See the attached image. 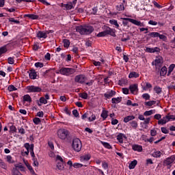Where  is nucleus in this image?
<instances>
[{
	"mask_svg": "<svg viewBox=\"0 0 175 175\" xmlns=\"http://www.w3.org/2000/svg\"><path fill=\"white\" fill-rule=\"evenodd\" d=\"M76 31L81 35H90L94 32V27L91 25H79L76 27Z\"/></svg>",
	"mask_w": 175,
	"mask_h": 175,
	"instance_id": "nucleus-1",
	"label": "nucleus"
},
{
	"mask_svg": "<svg viewBox=\"0 0 175 175\" xmlns=\"http://www.w3.org/2000/svg\"><path fill=\"white\" fill-rule=\"evenodd\" d=\"M72 147L76 152H80L81 151V141L79 138H75L72 140Z\"/></svg>",
	"mask_w": 175,
	"mask_h": 175,
	"instance_id": "nucleus-2",
	"label": "nucleus"
},
{
	"mask_svg": "<svg viewBox=\"0 0 175 175\" xmlns=\"http://www.w3.org/2000/svg\"><path fill=\"white\" fill-rule=\"evenodd\" d=\"M59 72L60 75H63L64 76H70V75H73L76 72V70L75 68L64 67L59 70Z\"/></svg>",
	"mask_w": 175,
	"mask_h": 175,
	"instance_id": "nucleus-3",
	"label": "nucleus"
},
{
	"mask_svg": "<svg viewBox=\"0 0 175 175\" xmlns=\"http://www.w3.org/2000/svg\"><path fill=\"white\" fill-rule=\"evenodd\" d=\"M57 136L62 140H65L68 136H69V131L65 129H61L57 131Z\"/></svg>",
	"mask_w": 175,
	"mask_h": 175,
	"instance_id": "nucleus-4",
	"label": "nucleus"
},
{
	"mask_svg": "<svg viewBox=\"0 0 175 175\" xmlns=\"http://www.w3.org/2000/svg\"><path fill=\"white\" fill-rule=\"evenodd\" d=\"M104 33H105V36H107V35H110V36H113V38H116V30L110 28L107 26L103 27Z\"/></svg>",
	"mask_w": 175,
	"mask_h": 175,
	"instance_id": "nucleus-5",
	"label": "nucleus"
},
{
	"mask_svg": "<svg viewBox=\"0 0 175 175\" xmlns=\"http://www.w3.org/2000/svg\"><path fill=\"white\" fill-rule=\"evenodd\" d=\"M75 83H79V84H84L87 81V77L84 75H77L75 78Z\"/></svg>",
	"mask_w": 175,
	"mask_h": 175,
	"instance_id": "nucleus-6",
	"label": "nucleus"
},
{
	"mask_svg": "<svg viewBox=\"0 0 175 175\" xmlns=\"http://www.w3.org/2000/svg\"><path fill=\"white\" fill-rule=\"evenodd\" d=\"M122 20H125L126 21H129V23H132V24H134L135 25H137L138 27H144V23L133 18H123Z\"/></svg>",
	"mask_w": 175,
	"mask_h": 175,
	"instance_id": "nucleus-7",
	"label": "nucleus"
},
{
	"mask_svg": "<svg viewBox=\"0 0 175 175\" xmlns=\"http://www.w3.org/2000/svg\"><path fill=\"white\" fill-rule=\"evenodd\" d=\"M162 64H163V59L162 57L159 56L154 60V62H152V65H155L156 69H158V66L159 68H161L162 66Z\"/></svg>",
	"mask_w": 175,
	"mask_h": 175,
	"instance_id": "nucleus-8",
	"label": "nucleus"
},
{
	"mask_svg": "<svg viewBox=\"0 0 175 175\" xmlns=\"http://www.w3.org/2000/svg\"><path fill=\"white\" fill-rule=\"evenodd\" d=\"M27 90L29 92H42V88L39 86L31 85L27 86Z\"/></svg>",
	"mask_w": 175,
	"mask_h": 175,
	"instance_id": "nucleus-9",
	"label": "nucleus"
},
{
	"mask_svg": "<svg viewBox=\"0 0 175 175\" xmlns=\"http://www.w3.org/2000/svg\"><path fill=\"white\" fill-rule=\"evenodd\" d=\"M27 73L29 75V79H31L32 80H35L36 77H38L36 70H35V69L33 68H31V70H29V71H27Z\"/></svg>",
	"mask_w": 175,
	"mask_h": 175,
	"instance_id": "nucleus-10",
	"label": "nucleus"
},
{
	"mask_svg": "<svg viewBox=\"0 0 175 175\" xmlns=\"http://www.w3.org/2000/svg\"><path fill=\"white\" fill-rule=\"evenodd\" d=\"M175 161V156L172 155L170 157H167L164 161V165H166V166H170L171 163H173Z\"/></svg>",
	"mask_w": 175,
	"mask_h": 175,
	"instance_id": "nucleus-11",
	"label": "nucleus"
},
{
	"mask_svg": "<svg viewBox=\"0 0 175 175\" xmlns=\"http://www.w3.org/2000/svg\"><path fill=\"white\" fill-rule=\"evenodd\" d=\"M15 168H13L12 170V174L16 172V170L18 172V170L20 169L21 172H25V167L20 165V164H15L14 165Z\"/></svg>",
	"mask_w": 175,
	"mask_h": 175,
	"instance_id": "nucleus-12",
	"label": "nucleus"
},
{
	"mask_svg": "<svg viewBox=\"0 0 175 175\" xmlns=\"http://www.w3.org/2000/svg\"><path fill=\"white\" fill-rule=\"evenodd\" d=\"M124 139H126V135H125L124 133H120L117 135V140H118L119 143H124Z\"/></svg>",
	"mask_w": 175,
	"mask_h": 175,
	"instance_id": "nucleus-13",
	"label": "nucleus"
},
{
	"mask_svg": "<svg viewBox=\"0 0 175 175\" xmlns=\"http://www.w3.org/2000/svg\"><path fill=\"white\" fill-rule=\"evenodd\" d=\"M116 96V91L114 90H111L108 93L104 94L105 98H107V99H110V98H113V96Z\"/></svg>",
	"mask_w": 175,
	"mask_h": 175,
	"instance_id": "nucleus-14",
	"label": "nucleus"
},
{
	"mask_svg": "<svg viewBox=\"0 0 175 175\" xmlns=\"http://www.w3.org/2000/svg\"><path fill=\"white\" fill-rule=\"evenodd\" d=\"M28 17L31 20H39V16L38 15H35L33 14H27L24 15V18Z\"/></svg>",
	"mask_w": 175,
	"mask_h": 175,
	"instance_id": "nucleus-15",
	"label": "nucleus"
},
{
	"mask_svg": "<svg viewBox=\"0 0 175 175\" xmlns=\"http://www.w3.org/2000/svg\"><path fill=\"white\" fill-rule=\"evenodd\" d=\"M37 38L38 39H46L47 38V35L46 34V33L42 31H38L37 32Z\"/></svg>",
	"mask_w": 175,
	"mask_h": 175,
	"instance_id": "nucleus-16",
	"label": "nucleus"
},
{
	"mask_svg": "<svg viewBox=\"0 0 175 175\" xmlns=\"http://www.w3.org/2000/svg\"><path fill=\"white\" fill-rule=\"evenodd\" d=\"M129 90L131 94H135L136 91H139V89L137 88V84L130 85Z\"/></svg>",
	"mask_w": 175,
	"mask_h": 175,
	"instance_id": "nucleus-17",
	"label": "nucleus"
},
{
	"mask_svg": "<svg viewBox=\"0 0 175 175\" xmlns=\"http://www.w3.org/2000/svg\"><path fill=\"white\" fill-rule=\"evenodd\" d=\"M135 116L132 115V116H126L123 121L124 122H125V124L129 122L130 121H133V120H135Z\"/></svg>",
	"mask_w": 175,
	"mask_h": 175,
	"instance_id": "nucleus-18",
	"label": "nucleus"
},
{
	"mask_svg": "<svg viewBox=\"0 0 175 175\" xmlns=\"http://www.w3.org/2000/svg\"><path fill=\"white\" fill-rule=\"evenodd\" d=\"M132 148L134 151H138V152H142V151H143V146L140 145H133Z\"/></svg>",
	"mask_w": 175,
	"mask_h": 175,
	"instance_id": "nucleus-19",
	"label": "nucleus"
},
{
	"mask_svg": "<svg viewBox=\"0 0 175 175\" xmlns=\"http://www.w3.org/2000/svg\"><path fill=\"white\" fill-rule=\"evenodd\" d=\"M23 103L29 102V103H31V102H32V98H31V96H29V94H25L23 96Z\"/></svg>",
	"mask_w": 175,
	"mask_h": 175,
	"instance_id": "nucleus-20",
	"label": "nucleus"
},
{
	"mask_svg": "<svg viewBox=\"0 0 175 175\" xmlns=\"http://www.w3.org/2000/svg\"><path fill=\"white\" fill-rule=\"evenodd\" d=\"M100 117H102L103 121H105V120H106V118L109 117V111L103 109L101 113Z\"/></svg>",
	"mask_w": 175,
	"mask_h": 175,
	"instance_id": "nucleus-21",
	"label": "nucleus"
},
{
	"mask_svg": "<svg viewBox=\"0 0 175 175\" xmlns=\"http://www.w3.org/2000/svg\"><path fill=\"white\" fill-rule=\"evenodd\" d=\"M90 159H91V155L90 154H85L81 157V161L82 162H87L88 161H90Z\"/></svg>",
	"mask_w": 175,
	"mask_h": 175,
	"instance_id": "nucleus-22",
	"label": "nucleus"
},
{
	"mask_svg": "<svg viewBox=\"0 0 175 175\" xmlns=\"http://www.w3.org/2000/svg\"><path fill=\"white\" fill-rule=\"evenodd\" d=\"M136 165H137V160H133L129 163V169L130 170L135 169V167H136Z\"/></svg>",
	"mask_w": 175,
	"mask_h": 175,
	"instance_id": "nucleus-23",
	"label": "nucleus"
},
{
	"mask_svg": "<svg viewBox=\"0 0 175 175\" xmlns=\"http://www.w3.org/2000/svg\"><path fill=\"white\" fill-rule=\"evenodd\" d=\"M121 100H122V97L121 96L111 98L112 103H115V104L121 103Z\"/></svg>",
	"mask_w": 175,
	"mask_h": 175,
	"instance_id": "nucleus-24",
	"label": "nucleus"
},
{
	"mask_svg": "<svg viewBox=\"0 0 175 175\" xmlns=\"http://www.w3.org/2000/svg\"><path fill=\"white\" fill-rule=\"evenodd\" d=\"M139 73H137L136 72H131L129 75V78L133 79V77H135V79H137V77H139Z\"/></svg>",
	"mask_w": 175,
	"mask_h": 175,
	"instance_id": "nucleus-25",
	"label": "nucleus"
},
{
	"mask_svg": "<svg viewBox=\"0 0 175 175\" xmlns=\"http://www.w3.org/2000/svg\"><path fill=\"white\" fill-rule=\"evenodd\" d=\"M164 118H165V120H167V122H169V121H172H172H175L174 116V115H169V113L167 116H165L164 117Z\"/></svg>",
	"mask_w": 175,
	"mask_h": 175,
	"instance_id": "nucleus-26",
	"label": "nucleus"
},
{
	"mask_svg": "<svg viewBox=\"0 0 175 175\" xmlns=\"http://www.w3.org/2000/svg\"><path fill=\"white\" fill-rule=\"evenodd\" d=\"M174 68H175V64H172L169 66L168 72L167 74V76H170V75L172 74L173 70H174Z\"/></svg>",
	"mask_w": 175,
	"mask_h": 175,
	"instance_id": "nucleus-27",
	"label": "nucleus"
},
{
	"mask_svg": "<svg viewBox=\"0 0 175 175\" xmlns=\"http://www.w3.org/2000/svg\"><path fill=\"white\" fill-rule=\"evenodd\" d=\"M166 73H167V68L164 66L160 70V76H165Z\"/></svg>",
	"mask_w": 175,
	"mask_h": 175,
	"instance_id": "nucleus-28",
	"label": "nucleus"
},
{
	"mask_svg": "<svg viewBox=\"0 0 175 175\" xmlns=\"http://www.w3.org/2000/svg\"><path fill=\"white\" fill-rule=\"evenodd\" d=\"M24 147L26 148L27 151L25 152V154L26 155H29V150H30V148H31V145L29 144V143H25L24 144Z\"/></svg>",
	"mask_w": 175,
	"mask_h": 175,
	"instance_id": "nucleus-29",
	"label": "nucleus"
},
{
	"mask_svg": "<svg viewBox=\"0 0 175 175\" xmlns=\"http://www.w3.org/2000/svg\"><path fill=\"white\" fill-rule=\"evenodd\" d=\"M23 162H24L25 166H27L28 170H29L30 173L31 172L33 173V168L32 167V166L31 165H29L28 161H25V160H23Z\"/></svg>",
	"mask_w": 175,
	"mask_h": 175,
	"instance_id": "nucleus-30",
	"label": "nucleus"
},
{
	"mask_svg": "<svg viewBox=\"0 0 175 175\" xmlns=\"http://www.w3.org/2000/svg\"><path fill=\"white\" fill-rule=\"evenodd\" d=\"M129 124H131V126L133 128V129H137L139 124H137V122L133 120L131 122H129Z\"/></svg>",
	"mask_w": 175,
	"mask_h": 175,
	"instance_id": "nucleus-31",
	"label": "nucleus"
},
{
	"mask_svg": "<svg viewBox=\"0 0 175 175\" xmlns=\"http://www.w3.org/2000/svg\"><path fill=\"white\" fill-rule=\"evenodd\" d=\"M63 43H64V47H65L66 49H68V47L70 46V41L68 39L63 40Z\"/></svg>",
	"mask_w": 175,
	"mask_h": 175,
	"instance_id": "nucleus-32",
	"label": "nucleus"
},
{
	"mask_svg": "<svg viewBox=\"0 0 175 175\" xmlns=\"http://www.w3.org/2000/svg\"><path fill=\"white\" fill-rule=\"evenodd\" d=\"M148 36H150V38H159V33H158V32H150L148 34Z\"/></svg>",
	"mask_w": 175,
	"mask_h": 175,
	"instance_id": "nucleus-33",
	"label": "nucleus"
},
{
	"mask_svg": "<svg viewBox=\"0 0 175 175\" xmlns=\"http://www.w3.org/2000/svg\"><path fill=\"white\" fill-rule=\"evenodd\" d=\"M7 46H9V47H13V49H14L15 47H17V46H18V42L17 41H14L8 44Z\"/></svg>",
	"mask_w": 175,
	"mask_h": 175,
	"instance_id": "nucleus-34",
	"label": "nucleus"
},
{
	"mask_svg": "<svg viewBox=\"0 0 175 175\" xmlns=\"http://www.w3.org/2000/svg\"><path fill=\"white\" fill-rule=\"evenodd\" d=\"M152 155L154 157V158H161L162 152H161V151H154Z\"/></svg>",
	"mask_w": 175,
	"mask_h": 175,
	"instance_id": "nucleus-35",
	"label": "nucleus"
},
{
	"mask_svg": "<svg viewBox=\"0 0 175 175\" xmlns=\"http://www.w3.org/2000/svg\"><path fill=\"white\" fill-rule=\"evenodd\" d=\"M166 122H167V120L166 118H165V117H163L162 119H160L158 121V124L159 125H165V124H166Z\"/></svg>",
	"mask_w": 175,
	"mask_h": 175,
	"instance_id": "nucleus-36",
	"label": "nucleus"
},
{
	"mask_svg": "<svg viewBox=\"0 0 175 175\" xmlns=\"http://www.w3.org/2000/svg\"><path fill=\"white\" fill-rule=\"evenodd\" d=\"M110 24H111V25H114L116 27V28H118L120 27V25H118V22L117 21V20L115 19H112L109 21Z\"/></svg>",
	"mask_w": 175,
	"mask_h": 175,
	"instance_id": "nucleus-37",
	"label": "nucleus"
},
{
	"mask_svg": "<svg viewBox=\"0 0 175 175\" xmlns=\"http://www.w3.org/2000/svg\"><path fill=\"white\" fill-rule=\"evenodd\" d=\"M148 88H152V85H151V83L148 82H146V85L142 87V89L144 90V91H147Z\"/></svg>",
	"mask_w": 175,
	"mask_h": 175,
	"instance_id": "nucleus-38",
	"label": "nucleus"
},
{
	"mask_svg": "<svg viewBox=\"0 0 175 175\" xmlns=\"http://www.w3.org/2000/svg\"><path fill=\"white\" fill-rule=\"evenodd\" d=\"M154 91L157 94V95H159V94L162 92V88L159 86H156L154 88Z\"/></svg>",
	"mask_w": 175,
	"mask_h": 175,
	"instance_id": "nucleus-39",
	"label": "nucleus"
},
{
	"mask_svg": "<svg viewBox=\"0 0 175 175\" xmlns=\"http://www.w3.org/2000/svg\"><path fill=\"white\" fill-rule=\"evenodd\" d=\"M8 51V49L6 48V46H1L0 48V57L2 55V54H5Z\"/></svg>",
	"mask_w": 175,
	"mask_h": 175,
	"instance_id": "nucleus-40",
	"label": "nucleus"
},
{
	"mask_svg": "<svg viewBox=\"0 0 175 175\" xmlns=\"http://www.w3.org/2000/svg\"><path fill=\"white\" fill-rule=\"evenodd\" d=\"M57 167L59 170H62L63 169H64L65 166L64 165V162L57 163Z\"/></svg>",
	"mask_w": 175,
	"mask_h": 175,
	"instance_id": "nucleus-41",
	"label": "nucleus"
},
{
	"mask_svg": "<svg viewBox=\"0 0 175 175\" xmlns=\"http://www.w3.org/2000/svg\"><path fill=\"white\" fill-rule=\"evenodd\" d=\"M0 167L5 170H6L8 167V165H6V163H5L3 160H2L1 159H0Z\"/></svg>",
	"mask_w": 175,
	"mask_h": 175,
	"instance_id": "nucleus-42",
	"label": "nucleus"
},
{
	"mask_svg": "<svg viewBox=\"0 0 175 175\" xmlns=\"http://www.w3.org/2000/svg\"><path fill=\"white\" fill-rule=\"evenodd\" d=\"M155 103H157V101H155V100H150V101L145 102V106L151 107V106H152V105H155Z\"/></svg>",
	"mask_w": 175,
	"mask_h": 175,
	"instance_id": "nucleus-43",
	"label": "nucleus"
},
{
	"mask_svg": "<svg viewBox=\"0 0 175 175\" xmlns=\"http://www.w3.org/2000/svg\"><path fill=\"white\" fill-rule=\"evenodd\" d=\"M80 98H82V99H88V94L87 92H83L79 94Z\"/></svg>",
	"mask_w": 175,
	"mask_h": 175,
	"instance_id": "nucleus-44",
	"label": "nucleus"
},
{
	"mask_svg": "<svg viewBox=\"0 0 175 175\" xmlns=\"http://www.w3.org/2000/svg\"><path fill=\"white\" fill-rule=\"evenodd\" d=\"M10 132H12V133H17V129L14 125H12L10 126Z\"/></svg>",
	"mask_w": 175,
	"mask_h": 175,
	"instance_id": "nucleus-45",
	"label": "nucleus"
},
{
	"mask_svg": "<svg viewBox=\"0 0 175 175\" xmlns=\"http://www.w3.org/2000/svg\"><path fill=\"white\" fill-rule=\"evenodd\" d=\"M30 154L32 158H35V152H33V144H31L30 145Z\"/></svg>",
	"mask_w": 175,
	"mask_h": 175,
	"instance_id": "nucleus-46",
	"label": "nucleus"
},
{
	"mask_svg": "<svg viewBox=\"0 0 175 175\" xmlns=\"http://www.w3.org/2000/svg\"><path fill=\"white\" fill-rule=\"evenodd\" d=\"M64 8L66 10H72V9H73V5H72V3L70 4H64Z\"/></svg>",
	"mask_w": 175,
	"mask_h": 175,
	"instance_id": "nucleus-47",
	"label": "nucleus"
},
{
	"mask_svg": "<svg viewBox=\"0 0 175 175\" xmlns=\"http://www.w3.org/2000/svg\"><path fill=\"white\" fill-rule=\"evenodd\" d=\"M152 114H154V110L146 111L144 113V116H145L146 117L148 116H152Z\"/></svg>",
	"mask_w": 175,
	"mask_h": 175,
	"instance_id": "nucleus-48",
	"label": "nucleus"
},
{
	"mask_svg": "<svg viewBox=\"0 0 175 175\" xmlns=\"http://www.w3.org/2000/svg\"><path fill=\"white\" fill-rule=\"evenodd\" d=\"M159 38L163 42H166V40H167V37H166V36H165L163 34H161L159 33Z\"/></svg>",
	"mask_w": 175,
	"mask_h": 175,
	"instance_id": "nucleus-49",
	"label": "nucleus"
},
{
	"mask_svg": "<svg viewBox=\"0 0 175 175\" xmlns=\"http://www.w3.org/2000/svg\"><path fill=\"white\" fill-rule=\"evenodd\" d=\"M33 122H34L35 125H39L41 122V120L39 118H34L33 119Z\"/></svg>",
	"mask_w": 175,
	"mask_h": 175,
	"instance_id": "nucleus-50",
	"label": "nucleus"
},
{
	"mask_svg": "<svg viewBox=\"0 0 175 175\" xmlns=\"http://www.w3.org/2000/svg\"><path fill=\"white\" fill-rule=\"evenodd\" d=\"M117 9L119 10V12H121L122 10H125V7L124 6V3H121L118 5H117Z\"/></svg>",
	"mask_w": 175,
	"mask_h": 175,
	"instance_id": "nucleus-51",
	"label": "nucleus"
},
{
	"mask_svg": "<svg viewBox=\"0 0 175 175\" xmlns=\"http://www.w3.org/2000/svg\"><path fill=\"white\" fill-rule=\"evenodd\" d=\"M96 120V116L94 115V113L91 115V117L88 118V121H90V122H92V121H95Z\"/></svg>",
	"mask_w": 175,
	"mask_h": 175,
	"instance_id": "nucleus-52",
	"label": "nucleus"
},
{
	"mask_svg": "<svg viewBox=\"0 0 175 175\" xmlns=\"http://www.w3.org/2000/svg\"><path fill=\"white\" fill-rule=\"evenodd\" d=\"M142 98L144 99H145V100H150V94H148V93H145L144 94H142Z\"/></svg>",
	"mask_w": 175,
	"mask_h": 175,
	"instance_id": "nucleus-53",
	"label": "nucleus"
},
{
	"mask_svg": "<svg viewBox=\"0 0 175 175\" xmlns=\"http://www.w3.org/2000/svg\"><path fill=\"white\" fill-rule=\"evenodd\" d=\"M34 66L36 68H43L44 66V64L42 62H36L35 63Z\"/></svg>",
	"mask_w": 175,
	"mask_h": 175,
	"instance_id": "nucleus-54",
	"label": "nucleus"
},
{
	"mask_svg": "<svg viewBox=\"0 0 175 175\" xmlns=\"http://www.w3.org/2000/svg\"><path fill=\"white\" fill-rule=\"evenodd\" d=\"M102 144H103V146H104V147L105 148H108L109 150H110V148H111L110 144H109L107 142H102Z\"/></svg>",
	"mask_w": 175,
	"mask_h": 175,
	"instance_id": "nucleus-55",
	"label": "nucleus"
},
{
	"mask_svg": "<svg viewBox=\"0 0 175 175\" xmlns=\"http://www.w3.org/2000/svg\"><path fill=\"white\" fill-rule=\"evenodd\" d=\"M17 90V88H16V87H14V85H10L8 86V91H10V92H12V91H16Z\"/></svg>",
	"mask_w": 175,
	"mask_h": 175,
	"instance_id": "nucleus-56",
	"label": "nucleus"
},
{
	"mask_svg": "<svg viewBox=\"0 0 175 175\" xmlns=\"http://www.w3.org/2000/svg\"><path fill=\"white\" fill-rule=\"evenodd\" d=\"M73 167L75 169H79V167H83V164L79 163H75L73 164Z\"/></svg>",
	"mask_w": 175,
	"mask_h": 175,
	"instance_id": "nucleus-57",
	"label": "nucleus"
},
{
	"mask_svg": "<svg viewBox=\"0 0 175 175\" xmlns=\"http://www.w3.org/2000/svg\"><path fill=\"white\" fill-rule=\"evenodd\" d=\"M97 38H103L105 36H106V34L105 33V31H101V32H99L97 35H96Z\"/></svg>",
	"mask_w": 175,
	"mask_h": 175,
	"instance_id": "nucleus-58",
	"label": "nucleus"
},
{
	"mask_svg": "<svg viewBox=\"0 0 175 175\" xmlns=\"http://www.w3.org/2000/svg\"><path fill=\"white\" fill-rule=\"evenodd\" d=\"M18 133H21V135H25V130L24 128L21 127L18 128Z\"/></svg>",
	"mask_w": 175,
	"mask_h": 175,
	"instance_id": "nucleus-59",
	"label": "nucleus"
},
{
	"mask_svg": "<svg viewBox=\"0 0 175 175\" xmlns=\"http://www.w3.org/2000/svg\"><path fill=\"white\" fill-rule=\"evenodd\" d=\"M8 20L10 23H15V24H20L19 21L15 20L14 18H10Z\"/></svg>",
	"mask_w": 175,
	"mask_h": 175,
	"instance_id": "nucleus-60",
	"label": "nucleus"
},
{
	"mask_svg": "<svg viewBox=\"0 0 175 175\" xmlns=\"http://www.w3.org/2000/svg\"><path fill=\"white\" fill-rule=\"evenodd\" d=\"M8 64H10V65H13V64H14V58L13 57H8Z\"/></svg>",
	"mask_w": 175,
	"mask_h": 175,
	"instance_id": "nucleus-61",
	"label": "nucleus"
},
{
	"mask_svg": "<svg viewBox=\"0 0 175 175\" xmlns=\"http://www.w3.org/2000/svg\"><path fill=\"white\" fill-rule=\"evenodd\" d=\"M40 103H43L44 105H47V100L44 98V97H41L40 98Z\"/></svg>",
	"mask_w": 175,
	"mask_h": 175,
	"instance_id": "nucleus-62",
	"label": "nucleus"
},
{
	"mask_svg": "<svg viewBox=\"0 0 175 175\" xmlns=\"http://www.w3.org/2000/svg\"><path fill=\"white\" fill-rule=\"evenodd\" d=\"M90 114H92L91 112H86L82 116H81V118L82 120H84L85 118H88V116H90Z\"/></svg>",
	"mask_w": 175,
	"mask_h": 175,
	"instance_id": "nucleus-63",
	"label": "nucleus"
},
{
	"mask_svg": "<svg viewBox=\"0 0 175 175\" xmlns=\"http://www.w3.org/2000/svg\"><path fill=\"white\" fill-rule=\"evenodd\" d=\"M161 129L162 133H165V134L169 133V130H167L166 127H161Z\"/></svg>",
	"mask_w": 175,
	"mask_h": 175,
	"instance_id": "nucleus-64",
	"label": "nucleus"
}]
</instances>
